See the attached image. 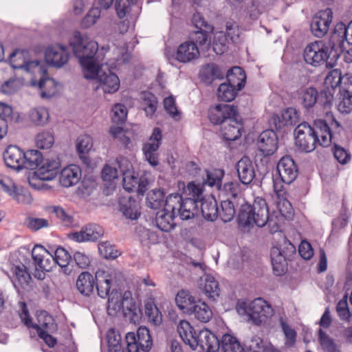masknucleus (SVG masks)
<instances>
[{
  "label": "nucleus",
  "instance_id": "nucleus-1",
  "mask_svg": "<svg viewBox=\"0 0 352 352\" xmlns=\"http://www.w3.org/2000/svg\"><path fill=\"white\" fill-rule=\"evenodd\" d=\"M296 144L302 151L310 153L317 145L327 147L332 143L327 122L322 119L314 120L313 126L304 122L299 124L294 130Z\"/></svg>",
  "mask_w": 352,
  "mask_h": 352
},
{
  "label": "nucleus",
  "instance_id": "nucleus-2",
  "mask_svg": "<svg viewBox=\"0 0 352 352\" xmlns=\"http://www.w3.org/2000/svg\"><path fill=\"white\" fill-rule=\"evenodd\" d=\"M69 43L74 55L78 59L82 67L84 78H93L97 75L98 65L102 59V55L98 54V43L79 31H76Z\"/></svg>",
  "mask_w": 352,
  "mask_h": 352
},
{
  "label": "nucleus",
  "instance_id": "nucleus-3",
  "mask_svg": "<svg viewBox=\"0 0 352 352\" xmlns=\"http://www.w3.org/2000/svg\"><path fill=\"white\" fill-rule=\"evenodd\" d=\"M340 56L337 49L333 47L330 38L327 43L317 41L308 44L303 52L305 63L314 67L325 63L327 68H333Z\"/></svg>",
  "mask_w": 352,
  "mask_h": 352
},
{
  "label": "nucleus",
  "instance_id": "nucleus-4",
  "mask_svg": "<svg viewBox=\"0 0 352 352\" xmlns=\"http://www.w3.org/2000/svg\"><path fill=\"white\" fill-rule=\"evenodd\" d=\"M297 95L300 104L307 111L316 104L324 109H329L333 100L331 89L328 87L321 90L320 93L313 87L302 88L298 90Z\"/></svg>",
  "mask_w": 352,
  "mask_h": 352
},
{
  "label": "nucleus",
  "instance_id": "nucleus-5",
  "mask_svg": "<svg viewBox=\"0 0 352 352\" xmlns=\"http://www.w3.org/2000/svg\"><path fill=\"white\" fill-rule=\"evenodd\" d=\"M236 308L239 314L248 315L256 325L265 322L273 315L272 307L261 298H256L250 303L239 302Z\"/></svg>",
  "mask_w": 352,
  "mask_h": 352
},
{
  "label": "nucleus",
  "instance_id": "nucleus-6",
  "mask_svg": "<svg viewBox=\"0 0 352 352\" xmlns=\"http://www.w3.org/2000/svg\"><path fill=\"white\" fill-rule=\"evenodd\" d=\"M192 23L197 30L190 33L188 41L197 46L199 45L201 47L208 49L211 45L213 26L208 23L199 12L192 15Z\"/></svg>",
  "mask_w": 352,
  "mask_h": 352
},
{
  "label": "nucleus",
  "instance_id": "nucleus-7",
  "mask_svg": "<svg viewBox=\"0 0 352 352\" xmlns=\"http://www.w3.org/2000/svg\"><path fill=\"white\" fill-rule=\"evenodd\" d=\"M9 61L14 69H22L26 72H34L36 69L38 73H47V67L41 62L30 60V52L26 50L16 49L10 54Z\"/></svg>",
  "mask_w": 352,
  "mask_h": 352
},
{
  "label": "nucleus",
  "instance_id": "nucleus-8",
  "mask_svg": "<svg viewBox=\"0 0 352 352\" xmlns=\"http://www.w3.org/2000/svg\"><path fill=\"white\" fill-rule=\"evenodd\" d=\"M252 207V219L253 224L259 228L264 227L267 223L271 227V232H276L278 230V226L270 218L269 209L265 199L261 197L254 199Z\"/></svg>",
  "mask_w": 352,
  "mask_h": 352
},
{
  "label": "nucleus",
  "instance_id": "nucleus-9",
  "mask_svg": "<svg viewBox=\"0 0 352 352\" xmlns=\"http://www.w3.org/2000/svg\"><path fill=\"white\" fill-rule=\"evenodd\" d=\"M331 43L336 47L339 54L346 50V45H352V20L346 25L344 23H338L331 34Z\"/></svg>",
  "mask_w": 352,
  "mask_h": 352
},
{
  "label": "nucleus",
  "instance_id": "nucleus-10",
  "mask_svg": "<svg viewBox=\"0 0 352 352\" xmlns=\"http://www.w3.org/2000/svg\"><path fill=\"white\" fill-rule=\"evenodd\" d=\"M333 19L331 9H325L317 12L312 18L310 23L311 32L316 37L322 38L329 29Z\"/></svg>",
  "mask_w": 352,
  "mask_h": 352
},
{
  "label": "nucleus",
  "instance_id": "nucleus-11",
  "mask_svg": "<svg viewBox=\"0 0 352 352\" xmlns=\"http://www.w3.org/2000/svg\"><path fill=\"white\" fill-rule=\"evenodd\" d=\"M276 170L282 182L286 184H292L298 174V166L289 155H285L280 158L277 164Z\"/></svg>",
  "mask_w": 352,
  "mask_h": 352
},
{
  "label": "nucleus",
  "instance_id": "nucleus-12",
  "mask_svg": "<svg viewBox=\"0 0 352 352\" xmlns=\"http://www.w3.org/2000/svg\"><path fill=\"white\" fill-rule=\"evenodd\" d=\"M258 151L265 156L272 155L278 147V140L273 129L263 131L257 140Z\"/></svg>",
  "mask_w": 352,
  "mask_h": 352
},
{
  "label": "nucleus",
  "instance_id": "nucleus-13",
  "mask_svg": "<svg viewBox=\"0 0 352 352\" xmlns=\"http://www.w3.org/2000/svg\"><path fill=\"white\" fill-rule=\"evenodd\" d=\"M238 116L236 107L226 104H218L208 111V118L213 124L222 125L226 120Z\"/></svg>",
  "mask_w": 352,
  "mask_h": 352
},
{
  "label": "nucleus",
  "instance_id": "nucleus-14",
  "mask_svg": "<svg viewBox=\"0 0 352 352\" xmlns=\"http://www.w3.org/2000/svg\"><path fill=\"white\" fill-rule=\"evenodd\" d=\"M32 256L36 267L41 270L50 272L56 265L54 255L41 245H36L34 247L32 251Z\"/></svg>",
  "mask_w": 352,
  "mask_h": 352
},
{
  "label": "nucleus",
  "instance_id": "nucleus-15",
  "mask_svg": "<svg viewBox=\"0 0 352 352\" xmlns=\"http://www.w3.org/2000/svg\"><path fill=\"white\" fill-rule=\"evenodd\" d=\"M118 209L122 215L130 220H137L141 215L140 203L131 196L119 198Z\"/></svg>",
  "mask_w": 352,
  "mask_h": 352
},
{
  "label": "nucleus",
  "instance_id": "nucleus-16",
  "mask_svg": "<svg viewBox=\"0 0 352 352\" xmlns=\"http://www.w3.org/2000/svg\"><path fill=\"white\" fill-rule=\"evenodd\" d=\"M103 228L94 223L83 227L80 232L71 234V239L76 242L96 241L104 235Z\"/></svg>",
  "mask_w": 352,
  "mask_h": 352
},
{
  "label": "nucleus",
  "instance_id": "nucleus-17",
  "mask_svg": "<svg viewBox=\"0 0 352 352\" xmlns=\"http://www.w3.org/2000/svg\"><path fill=\"white\" fill-rule=\"evenodd\" d=\"M69 58L67 48L61 45L49 46L45 52L46 62L56 67H60L65 65Z\"/></svg>",
  "mask_w": 352,
  "mask_h": 352
},
{
  "label": "nucleus",
  "instance_id": "nucleus-18",
  "mask_svg": "<svg viewBox=\"0 0 352 352\" xmlns=\"http://www.w3.org/2000/svg\"><path fill=\"white\" fill-rule=\"evenodd\" d=\"M298 122V115L296 109L289 107L284 109L280 116L274 115L270 120L276 130H282L285 126L295 125Z\"/></svg>",
  "mask_w": 352,
  "mask_h": 352
},
{
  "label": "nucleus",
  "instance_id": "nucleus-19",
  "mask_svg": "<svg viewBox=\"0 0 352 352\" xmlns=\"http://www.w3.org/2000/svg\"><path fill=\"white\" fill-rule=\"evenodd\" d=\"M197 346L206 352H218L221 346V340L207 329L200 330L197 336Z\"/></svg>",
  "mask_w": 352,
  "mask_h": 352
},
{
  "label": "nucleus",
  "instance_id": "nucleus-20",
  "mask_svg": "<svg viewBox=\"0 0 352 352\" xmlns=\"http://www.w3.org/2000/svg\"><path fill=\"white\" fill-rule=\"evenodd\" d=\"M239 118L238 114L228 118L221 125V133L226 141H234L241 136L243 124Z\"/></svg>",
  "mask_w": 352,
  "mask_h": 352
},
{
  "label": "nucleus",
  "instance_id": "nucleus-21",
  "mask_svg": "<svg viewBox=\"0 0 352 352\" xmlns=\"http://www.w3.org/2000/svg\"><path fill=\"white\" fill-rule=\"evenodd\" d=\"M60 162L59 159H45L43 164L35 172L39 179L50 181L54 179L59 170Z\"/></svg>",
  "mask_w": 352,
  "mask_h": 352
},
{
  "label": "nucleus",
  "instance_id": "nucleus-22",
  "mask_svg": "<svg viewBox=\"0 0 352 352\" xmlns=\"http://www.w3.org/2000/svg\"><path fill=\"white\" fill-rule=\"evenodd\" d=\"M24 152L16 146H9L3 154L6 166L14 170H21L24 166Z\"/></svg>",
  "mask_w": 352,
  "mask_h": 352
},
{
  "label": "nucleus",
  "instance_id": "nucleus-23",
  "mask_svg": "<svg viewBox=\"0 0 352 352\" xmlns=\"http://www.w3.org/2000/svg\"><path fill=\"white\" fill-rule=\"evenodd\" d=\"M236 168L240 182L250 184L255 177V170L252 160L247 156L243 157L236 164Z\"/></svg>",
  "mask_w": 352,
  "mask_h": 352
},
{
  "label": "nucleus",
  "instance_id": "nucleus-24",
  "mask_svg": "<svg viewBox=\"0 0 352 352\" xmlns=\"http://www.w3.org/2000/svg\"><path fill=\"white\" fill-rule=\"evenodd\" d=\"M199 54L198 46L195 43L186 41L179 45L175 58L180 63H186L197 59Z\"/></svg>",
  "mask_w": 352,
  "mask_h": 352
},
{
  "label": "nucleus",
  "instance_id": "nucleus-25",
  "mask_svg": "<svg viewBox=\"0 0 352 352\" xmlns=\"http://www.w3.org/2000/svg\"><path fill=\"white\" fill-rule=\"evenodd\" d=\"M98 279V272L94 276L89 272H81L76 280V287L78 292L84 296H90L94 292L96 280Z\"/></svg>",
  "mask_w": 352,
  "mask_h": 352
},
{
  "label": "nucleus",
  "instance_id": "nucleus-26",
  "mask_svg": "<svg viewBox=\"0 0 352 352\" xmlns=\"http://www.w3.org/2000/svg\"><path fill=\"white\" fill-rule=\"evenodd\" d=\"M98 78L100 86L105 93H114L120 87V80L116 74L109 72L108 74L100 70V65H98L97 75L92 79Z\"/></svg>",
  "mask_w": 352,
  "mask_h": 352
},
{
  "label": "nucleus",
  "instance_id": "nucleus-27",
  "mask_svg": "<svg viewBox=\"0 0 352 352\" xmlns=\"http://www.w3.org/2000/svg\"><path fill=\"white\" fill-rule=\"evenodd\" d=\"M81 178V170L75 164L64 168L60 174L59 182L63 187H70L78 184Z\"/></svg>",
  "mask_w": 352,
  "mask_h": 352
},
{
  "label": "nucleus",
  "instance_id": "nucleus-28",
  "mask_svg": "<svg viewBox=\"0 0 352 352\" xmlns=\"http://www.w3.org/2000/svg\"><path fill=\"white\" fill-rule=\"evenodd\" d=\"M177 332L185 344H188L192 350L197 349V334L189 322L181 320L177 326Z\"/></svg>",
  "mask_w": 352,
  "mask_h": 352
},
{
  "label": "nucleus",
  "instance_id": "nucleus-29",
  "mask_svg": "<svg viewBox=\"0 0 352 352\" xmlns=\"http://www.w3.org/2000/svg\"><path fill=\"white\" fill-rule=\"evenodd\" d=\"M273 272L276 276H281L287 270L285 256L278 247H273L270 251Z\"/></svg>",
  "mask_w": 352,
  "mask_h": 352
},
{
  "label": "nucleus",
  "instance_id": "nucleus-30",
  "mask_svg": "<svg viewBox=\"0 0 352 352\" xmlns=\"http://www.w3.org/2000/svg\"><path fill=\"white\" fill-rule=\"evenodd\" d=\"M53 319L50 316L45 317V321L40 324H35L33 329H35L38 333V337L42 339L49 347H54L57 342L56 339L52 335L47 333L50 329V326H53Z\"/></svg>",
  "mask_w": 352,
  "mask_h": 352
},
{
  "label": "nucleus",
  "instance_id": "nucleus-31",
  "mask_svg": "<svg viewBox=\"0 0 352 352\" xmlns=\"http://www.w3.org/2000/svg\"><path fill=\"white\" fill-rule=\"evenodd\" d=\"M201 211L205 219L214 221L219 217V208L217 200L213 196L201 199Z\"/></svg>",
  "mask_w": 352,
  "mask_h": 352
},
{
  "label": "nucleus",
  "instance_id": "nucleus-32",
  "mask_svg": "<svg viewBox=\"0 0 352 352\" xmlns=\"http://www.w3.org/2000/svg\"><path fill=\"white\" fill-rule=\"evenodd\" d=\"M237 205H240L237 214V221L240 226L251 228L254 227L251 204L246 203L244 199H239Z\"/></svg>",
  "mask_w": 352,
  "mask_h": 352
},
{
  "label": "nucleus",
  "instance_id": "nucleus-33",
  "mask_svg": "<svg viewBox=\"0 0 352 352\" xmlns=\"http://www.w3.org/2000/svg\"><path fill=\"white\" fill-rule=\"evenodd\" d=\"M198 204L199 201L194 198H183L177 215L179 216L182 220L194 218L198 210Z\"/></svg>",
  "mask_w": 352,
  "mask_h": 352
},
{
  "label": "nucleus",
  "instance_id": "nucleus-34",
  "mask_svg": "<svg viewBox=\"0 0 352 352\" xmlns=\"http://www.w3.org/2000/svg\"><path fill=\"white\" fill-rule=\"evenodd\" d=\"M199 288L209 298L214 299L219 295V283L215 278L210 275H205L200 278Z\"/></svg>",
  "mask_w": 352,
  "mask_h": 352
},
{
  "label": "nucleus",
  "instance_id": "nucleus-35",
  "mask_svg": "<svg viewBox=\"0 0 352 352\" xmlns=\"http://www.w3.org/2000/svg\"><path fill=\"white\" fill-rule=\"evenodd\" d=\"M227 83L241 90L245 84L246 75L244 70L238 66L233 67L227 72Z\"/></svg>",
  "mask_w": 352,
  "mask_h": 352
},
{
  "label": "nucleus",
  "instance_id": "nucleus-36",
  "mask_svg": "<svg viewBox=\"0 0 352 352\" xmlns=\"http://www.w3.org/2000/svg\"><path fill=\"white\" fill-rule=\"evenodd\" d=\"M166 192L163 188H154L150 190L146 198V205L153 210H159L164 207Z\"/></svg>",
  "mask_w": 352,
  "mask_h": 352
},
{
  "label": "nucleus",
  "instance_id": "nucleus-37",
  "mask_svg": "<svg viewBox=\"0 0 352 352\" xmlns=\"http://www.w3.org/2000/svg\"><path fill=\"white\" fill-rule=\"evenodd\" d=\"M175 217L176 215L164 210H160L156 214L155 224L160 230L170 232L176 226L174 221Z\"/></svg>",
  "mask_w": 352,
  "mask_h": 352
},
{
  "label": "nucleus",
  "instance_id": "nucleus-38",
  "mask_svg": "<svg viewBox=\"0 0 352 352\" xmlns=\"http://www.w3.org/2000/svg\"><path fill=\"white\" fill-rule=\"evenodd\" d=\"M197 302L195 298L186 290L179 291L175 297V302L179 309L187 314L190 313Z\"/></svg>",
  "mask_w": 352,
  "mask_h": 352
},
{
  "label": "nucleus",
  "instance_id": "nucleus-39",
  "mask_svg": "<svg viewBox=\"0 0 352 352\" xmlns=\"http://www.w3.org/2000/svg\"><path fill=\"white\" fill-rule=\"evenodd\" d=\"M144 311L151 322L155 325L161 324L162 315L157 308L153 297H148L144 300Z\"/></svg>",
  "mask_w": 352,
  "mask_h": 352
},
{
  "label": "nucleus",
  "instance_id": "nucleus-40",
  "mask_svg": "<svg viewBox=\"0 0 352 352\" xmlns=\"http://www.w3.org/2000/svg\"><path fill=\"white\" fill-rule=\"evenodd\" d=\"M3 190L19 203H28L31 199V196L28 191L23 190L22 188H19L12 181H8L6 185H3Z\"/></svg>",
  "mask_w": 352,
  "mask_h": 352
},
{
  "label": "nucleus",
  "instance_id": "nucleus-41",
  "mask_svg": "<svg viewBox=\"0 0 352 352\" xmlns=\"http://www.w3.org/2000/svg\"><path fill=\"white\" fill-rule=\"evenodd\" d=\"M318 340L324 352H342L340 345L322 329L318 331Z\"/></svg>",
  "mask_w": 352,
  "mask_h": 352
},
{
  "label": "nucleus",
  "instance_id": "nucleus-42",
  "mask_svg": "<svg viewBox=\"0 0 352 352\" xmlns=\"http://www.w3.org/2000/svg\"><path fill=\"white\" fill-rule=\"evenodd\" d=\"M188 315H193L196 319L206 323L212 318V311L205 302L198 300Z\"/></svg>",
  "mask_w": 352,
  "mask_h": 352
},
{
  "label": "nucleus",
  "instance_id": "nucleus-43",
  "mask_svg": "<svg viewBox=\"0 0 352 352\" xmlns=\"http://www.w3.org/2000/svg\"><path fill=\"white\" fill-rule=\"evenodd\" d=\"M224 170L221 168H212L206 170V177H204V184L214 187L218 190H221L222 179Z\"/></svg>",
  "mask_w": 352,
  "mask_h": 352
},
{
  "label": "nucleus",
  "instance_id": "nucleus-44",
  "mask_svg": "<svg viewBox=\"0 0 352 352\" xmlns=\"http://www.w3.org/2000/svg\"><path fill=\"white\" fill-rule=\"evenodd\" d=\"M54 258L56 265L63 268L65 274L69 275L72 271V268H69V264L72 260L69 253L65 248L58 247L54 252Z\"/></svg>",
  "mask_w": 352,
  "mask_h": 352
},
{
  "label": "nucleus",
  "instance_id": "nucleus-45",
  "mask_svg": "<svg viewBox=\"0 0 352 352\" xmlns=\"http://www.w3.org/2000/svg\"><path fill=\"white\" fill-rule=\"evenodd\" d=\"M221 352H245L239 340L230 334H224L221 339Z\"/></svg>",
  "mask_w": 352,
  "mask_h": 352
},
{
  "label": "nucleus",
  "instance_id": "nucleus-46",
  "mask_svg": "<svg viewBox=\"0 0 352 352\" xmlns=\"http://www.w3.org/2000/svg\"><path fill=\"white\" fill-rule=\"evenodd\" d=\"M235 205L238 206L237 202L230 199L221 201L219 217L223 222H230L233 219L236 214Z\"/></svg>",
  "mask_w": 352,
  "mask_h": 352
},
{
  "label": "nucleus",
  "instance_id": "nucleus-47",
  "mask_svg": "<svg viewBox=\"0 0 352 352\" xmlns=\"http://www.w3.org/2000/svg\"><path fill=\"white\" fill-rule=\"evenodd\" d=\"M42 77L38 82V87L41 89V96L42 98H51L54 96L56 90L55 80L47 76L46 74L40 73Z\"/></svg>",
  "mask_w": 352,
  "mask_h": 352
},
{
  "label": "nucleus",
  "instance_id": "nucleus-48",
  "mask_svg": "<svg viewBox=\"0 0 352 352\" xmlns=\"http://www.w3.org/2000/svg\"><path fill=\"white\" fill-rule=\"evenodd\" d=\"M43 161V155L37 150H29L24 153L23 168L34 170L39 168Z\"/></svg>",
  "mask_w": 352,
  "mask_h": 352
},
{
  "label": "nucleus",
  "instance_id": "nucleus-49",
  "mask_svg": "<svg viewBox=\"0 0 352 352\" xmlns=\"http://www.w3.org/2000/svg\"><path fill=\"white\" fill-rule=\"evenodd\" d=\"M136 336V342L141 347L143 352H148L153 345V340L150 335L149 330L146 327H140L138 329Z\"/></svg>",
  "mask_w": 352,
  "mask_h": 352
},
{
  "label": "nucleus",
  "instance_id": "nucleus-50",
  "mask_svg": "<svg viewBox=\"0 0 352 352\" xmlns=\"http://www.w3.org/2000/svg\"><path fill=\"white\" fill-rule=\"evenodd\" d=\"M29 119L36 126H44L49 120L48 111L44 107H37L30 111L28 114Z\"/></svg>",
  "mask_w": 352,
  "mask_h": 352
},
{
  "label": "nucleus",
  "instance_id": "nucleus-51",
  "mask_svg": "<svg viewBox=\"0 0 352 352\" xmlns=\"http://www.w3.org/2000/svg\"><path fill=\"white\" fill-rule=\"evenodd\" d=\"M142 99V104L146 116L152 118L157 110L158 104L156 96L151 92H144Z\"/></svg>",
  "mask_w": 352,
  "mask_h": 352
},
{
  "label": "nucleus",
  "instance_id": "nucleus-52",
  "mask_svg": "<svg viewBox=\"0 0 352 352\" xmlns=\"http://www.w3.org/2000/svg\"><path fill=\"white\" fill-rule=\"evenodd\" d=\"M111 279L104 273H102V275L98 273V279L96 280L95 288L97 290L98 296L102 298H105L107 296L109 297L111 294Z\"/></svg>",
  "mask_w": 352,
  "mask_h": 352
},
{
  "label": "nucleus",
  "instance_id": "nucleus-53",
  "mask_svg": "<svg viewBox=\"0 0 352 352\" xmlns=\"http://www.w3.org/2000/svg\"><path fill=\"white\" fill-rule=\"evenodd\" d=\"M201 77L206 83H212L216 79L223 78V74L215 64L208 65L201 71Z\"/></svg>",
  "mask_w": 352,
  "mask_h": 352
},
{
  "label": "nucleus",
  "instance_id": "nucleus-54",
  "mask_svg": "<svg viewBox=\"0 0 352 352\" xmlns=\"http://www.w3.org/2000/svg\"><path fill=\"white\" fill-rule=\"evenodd\" d=\"M161 130L159 128H155L150 138V141L152 142L146 143L143 146L142 151L144 154L157 153L161 144Z\"/></svg>",
  "mask_w": 352,
  "mask_h": 352
},
{
  "label": "nucleus",
  "instance_id": "nucleus-55",
  "mask_svg": "<svg viewBox=\"0 0 352 352\" xmlns=\"http://www.w3.org/2000/svg\"><path fill=\"white\" fill-rule=\"evenodd\" d=\"M12 109L10 106L0 102V140L8 132V120H11Z\"/></svg>",
  "mask_w": 352,
  "mask_h": 352
},
{
  "label": "nucleus",
  "instance_id": "nucleus-56",
  "mask_svg": "<svg viewBox=\"0 0 352 352\" xmlns=\"http://www.w3.org/2000/svg\"><path fill=\"white\" fill-rule=\"evenodd\" d=\"M239 91L227 82L221 83L217 90L218 99L221 101L231 102L235 98Z\"/></svg>",
  "mask_w": 352,
  "mask_h": 352
},
{
  "label": "nucleus",
  "instance_id": "nucleus-57",
  "mask_svg": "<svg viewBox=\"0 0 352 352\" xmlns=\"http://www.w3.org/2000/svg\"><path fill=\"white\" fill-rule=\"evenodd\" d=\"M92 146V138L88 135H81L76 140L77 152L85 162L87 159L84 155L89 153Z\"/></svg>",
  "mask_w": 352,
  "mask_h": 352
},
{
  "label": "nucleus",
  "instance_id": "nucleus-58",
  "mask_svg": "<svg viewBox=\"0 0 352 352\" xmlns=\"http://www.w3.org/2000/svg\"><path fill=\"white\" fill-rule=\"evenodd\" d=\"M182 199V196L179 193L170 194L165 198L163 210L177 216Z\"/></svg>",
  "mask_w": 352,
  "mask_h": 352
},
{
  "label": "nucleus",
  "instance_id": "nucleus-59",
  "mask_svg": "<svg viewBox=\"0 0 352 352\" xmlns=\"http://www.w3.org/2000/svg\"><path fill=\"white\" fill-rule=\"evenodd\" d=\"M120 173L122 175V185L125 190L130 192H136L138 177H135L127 168L125 170L120 169Z\"/></svg>",
  "mask_w": 352,
  "mask_h": 352
},
{
  "label": "nucleus",
  "instance_id": "nucleus-60",
  "mask_svg": "<svg viewBox=\"0 0 352 352\" xmlns=\"http://www.w3.org/2000/svg\"><path fill=\"white\" fill-rule=\"evenodd\" d=\"M228 197V199L235 201L238 203L239 199H243L241 197L240 186L236 182H230L221 186V190Z\"/></svg>",
  "mask_w": 352,
  "mask_h": 352
},
{
  "label": "nucleus",
  "instance_id": "nucleus-61",
  "mask_svg": "<svg viewBox=\"0 0 352 352\" xmlns=\"http://www.w3.org/2000/svg\"><path fill=\"white\" fill-rule=\"evenodd\" d=\"M98 247L100 254L104 258L115 259L120 255L115 246L108 241L100 242Z\"/></svg>",
  "mask_w": 352,
  "mask_h": 352
},
{
  "label": "nucleus",
  "instance_id": "nucleus-62",
  "mask_svg": "<svg viewBox=\"0 0 352 352\" xmlns=\"http://www.w3.org/2000/svg\"><path fill=\"white\" fill-rule=\"evenodd\" d=\"M54 142L53 134L50 131L39 133L36 137V146L41 149L50 148Z\"/></svg>",
  "mask_w": 352,
  "mask_h": 352
},
{
  "label": "nucleus",
  "instance_id": "nucleus-63",
  "mask_svg": "<svg viewBox=\"0 0 352 352\" xmlns=\"http://www.w3.org/2000/svg\"><path fill=\"white\" fill-rule=\"evenodd\" d=\"M109 352H119L121 350V336L113 329H110L107 335Z\"/></svg>",
  "mask_w": 352,
  "mask_h": 352
},
{
  "label": "nucleus",
  "instance_id": "nucleus-64",
  "mask_svg": "<svg viewBox=\"0 0 352 352\" xmlns=\"http://www.w3.org/2000/svg\"><path fill=\"white\" fill-rule=\"evenodd\" d=\"M111 120L113 123L117 124H123L127 116V109L122 104H116L112 108Z\"/></svg>",
  "mask_w": 352,
  "mask_h": 352
}]
</instances>
